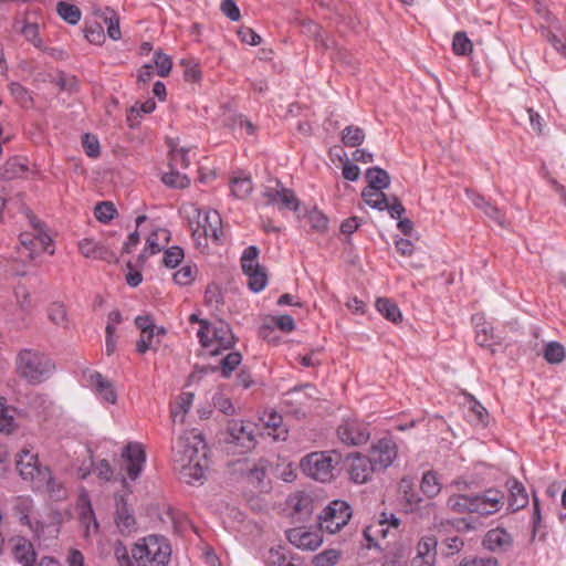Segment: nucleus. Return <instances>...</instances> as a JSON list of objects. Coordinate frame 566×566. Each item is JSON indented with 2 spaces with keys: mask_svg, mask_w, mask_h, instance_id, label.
Listing matches in <instances>:
<instances>
[{
  "mask_svg": "<svg viewBox=\"0 0 566 566\" xmlns=\"http://www.w3.org/2000/svg\"><path fill=\"white\" fill-rule=\"evenodd\" d=\"M25 171V167L17 160H10L2 167L0 175L3 179L10 180L21 176Z\"/></svg>",
  "mask_w": 566,
  "mask_h": 566,
  "instance_id": "51",
  "label": "nucleus"
},
{
  "mask_svg": "<svg viewBox=\"0 0 566 566\" xmlns=\"http://www.w3.org/2000/svg\"><path fill=\"white\" fill-rule=\"evenodd\" d=\"M258 427L254 422L231 420L228 423V437L226 442L229 450H238L239 453L251 451L256 443Z\"/></svg>",
  "mask_w": 566,
  "mask_h": 566,
  "instance_id": "7",
  "label": "nucleus"
},
{
  "mask_svg": "<svg viewBox=\"0 0 566 566\" xmlns=\"http://www.w3.org/2000/svg\"><path fill=\"white\" fill-rule=\"evenodd\" d=\"M169 168L176 170L187 169L190 165L189 149L179 147L174 140L169 142Z\"/></svg>",
  "mask_w": 566,
  "mask_h": 566,
  "instance_id": "26",
  "label": "nucleus"
},
{
  "mask_svg": "<svg viewBox=\"0 0 566 566\" xmlns=\"http://www.w3.org/2000/svg\"><path fill=\"white\" fill-rule=\"evenodd\" d=\"M253 189L252 180L250 177H234L231 180V192L239 199L247 198Z\"/></svg>",
  "mask_w": 566,
  "mask_h": 566,
  "instance_id": "39",
  "label": "nucleus"
},
{
  "mask_svg": "<svg viewBox=\"0 0 566 566\" xmlns=\"http://www.w3.org/2000/svg\"><path fill=\"white\" fill-rule=\"evenodd\" d=\"M505 502V494L497 489H488L475 494H453L447 501V507L458 514L475 513L489 516L497 513Z\"/></svg>",
  "mask_w": 566,
  "mask_h": 566,
  "instance_id": "2",
  "label": "nucleus"
},
{
  "mask_svg": "<svg viewBox=\"0 0 566 566\" xmlns=\"http://www.w3.org/2000/svg\"><path fill=\"white\" fill-rule=\"evenodd\" d=\"M387 523H388V518H387L386 514L384 513L377 524L367 526L364 530V536L368 542V545H367L368 548L377 546V543L375 542L376 535L380 534L382 537L386 536L388 530L385 528V525Z\"/></svg>",
  "mask_w": 566,
  "mask_h": 566,
  "instance_id": "37",
  "label": "nucleus"
},
{
  "mask_svg": "<svg viewBox=\"0 0 566 566\" xmlns=\"http://www.w3.org/2000/svg\"><path fill=\"white\" fill-rule=\"evenodd\" d=\"M337 437L346 446H360L369 440L370 431L363 421L356 418H348L338 426Z\"/></svg>",
  "mask_w": 566,
  "mask_h": 566,
  "instance_id": "14",
  "label": "nucleus"
},
{
  "mask_svg": "<svg viewBox=\"0 0 566 566\" xmlns=\"http://www.w3.org/2000/svg\"><path fill=\"white\" fill-rule=\"evenodd\" d=\"M242 356L239 352H231L224 356L220 361L221 373L223 377H229L230 374L240 365Z\"/></svg>",
  "mask_w": 566,
  "mask_h": 566,
  "instance_id": "44",
  "label": "nucleus"
},
{
  "mask_svg": "<svg viewBox=\"0 0 566 566\" xmlns=\"http://www.w3.org/2000/svg\"><path fill=\"white\" fill-rule=\"evenodd\" d=\"M34 226V233L24 232L20 234V244L19 253L22 256H25L29 260H34L40 253L49 252V248L51 245V238L44 232V230L39 227V224ZM54 251L51 250L50 254H53Z\"/></svg>",
  "mask_w": 566,
  "mask_h": 566,
  "instance_id": "12",
  "label": "nucleus"
},
{
  "mask_svg": "<svg viewBox=\"0 0 566 566\" xmlns=\"http://www.w3.org/2000/svg\"><path fill=\"white\" fill-rule=\"evenodd\" d=\"M377 311L388 321L398 323L401 321L402 315L395 302L389 298L380 297L376 301Z\"/></svg>",
  "mask_w": 566,
  "mask_h": 566,
  "instance_id": "31",
  "label": "nucleus"
},
{
  "mask_svg": "<svg viewBox=\"0 0 566 566\" xmlns=\"http://www.w3.org/2000/svg\"><path fill=\"white\" fill-rule=\"evenodd\" d=\"M350 505L343 500L332 501L319 515V526L331 534L340 531L352 517Z\"/></svg>",
  "mask_w": 566,
  "mask_h": 566,
  "instance_id": "9",
  "label": "nucleus"
},
{
  "mask_svg": "<svg viewBox=\"0 0 566 566\" xmlns=\"http://www.w3.org/2000/svg\"><path fill=\"white\" fill-rule=\"evenodd\" d=\"M334 459L327 452H312L301 461L302 471L319 482H329L334 474Z\"/></svg>",
  "mask_w": 566,
  "mask_h": 566,
  "instance_id": "10",
  "label": "nucleus"
},
{
  "mask_svg": "<svg viewBox=\"0 0 566 566\" xmlns=\"http://www.w3.org/2000/svg\"><path fill=\"white\" fill-rule=\"evenodd\" d=\"M182 212L198 244H201V240L207 238H212L214 241L219 240L222 221L218 211H203L197 206L189 203L182 207Z\"/></svg>",
  "mask_w": 566,
  "mask_h": 566,
  "instance_id": "4",
  "label": "nucleus"
},
{
  "mask_svg": "<svg viewBox=\"0 0 566 566\" xmlns=\"http://www.w3.org/2000/svg\"><path fill=\"white\" fill-rule=\"evenodd\" d=\"M287 506L301 517L310 516L314 510V500L305 491L292 493L287 499Z\"/></svg>",
  "mask_w": 566,
  "mask_h": 566,
  "instance_id": "23",
  "label": "nucleus"
},
{
  "mask_svg": "<svg viewBox=\"0 0 566 566\" xmlns=\"http://www.w3.org/2000/svg\"><path fill=\"white\" fill-rule=\"evenodd\" d=\"M452 50L455 55H469L473 52V44L463 31L454 33L452 39Z\"/></svg>",
  "mask_w": 566,
  "mask_h": 566,
  "instance_id": "36",
  "label": "nucleus"
},
{
  "mask_svg": "<svg viewBox=\"0 0 566 566\" xmlns=\"http://www.w3.org/2000/svg\"><path fill=\"white\" fill-rule=\"evenodd\" d=\"M213 406L214 408H217L219 411L227 416H232L235 411L234 406L232 405L230 399L221 395L213 397Z\"/></svg>",
  "mask_w": 566,
  "mask_h": 566,
  "instance_id": "59",
  "label": "nucleus"
},
{
  "mask_svg": "<svg viewBox=\"0 0 566 566\" xmlns=\"http://www.w3.org/2000/svg\"><path fill=\"white\" fill-rule=\"evenodd\" d=\"M197 274V268L192 265H184L180 270H178L174 274V281L178 285H188L190 284Z\"/></svg>",
  "mask_w": 566,
  "mask_h": 566,
  "instance_id": "48",
  "label": "nucleus"
},
{
  "mask_svg": "<svg viewBox=\"0 0 566 566\" xmlns=\"http://www.w3.org/2000/svg\"><path fill=\"white\" fill-rule=\"evenodd\" d=\"M364 140L365 132L358 126L349 125L342 132V142L346 147H358Z\"/></svg>",
  "mask_w": 566,
  "mask_h": 566,
  "instance_id": "33",
  "label": "nucleus"
},
{
  "mask_svg": "<svg viewBox=\"0 0 566 566\" xmlns=\"http://www.w3.org/2000/svg\"><path fill=\"white\" fill-rule=\"evenodd\" d=\"M161 180L165 185L172 188H186L190 182V179L185 174L176 169H170L169 172L164 174Z\"/></svg>",
  "mask_w": 566,
  "mask_h": 566,
  "instance_id": "41",
  "label": "nucleus"
},
{
  "mask_svg": "<svg viewBox=\"0 0 566 566\" xmlns=\"http://www.w3.org/2000/svg\"><path fill=\"white\" fill-rule=\"evenodd\" d=\"M80 500L82 502H84V504H85V507H83V510L81 512L80 520H81V523L85 527L86 536H88L91 534V532H94V533L97 532L98 523H97V521L95 518V514H94V511L92 509L91 502L88 500V495L85 492H83L81 494Z\"/></svg>",
  "mask_w": 566,
  "mask_h": 566,
  "instance_id": "29",
  "label": "nucleus"
},
{
  "mask_svg": "<svg viewBox=\"0 0 566 566\" xmlns=\"http://www.w3.org/2000/svg\"><path fill=\"white\" fill-rule=\"evenodd\" d=\"M115 214L116 208L111 201H102L97 203L94 209L95 218L103 223L109 222L115 217Z\"/></svg>",
  "mask_w": 566,
  "mask_h": 566,
  "instance_id": "42",
  "label": "nucleus"
},
{
  "mask_svg": "<svg viewBox=\"0 0 566 566\" xmlns=\"http://www.w3.org/2000/svg\"><path fill=\"white\" fill-rule=\"evenodd\" d=\"M197 336L201 345L210 349L211 355H217L220 349H229L234 345V335L229 324L222 321L214 324L202 321V327L197 332Z\"/></svg>",
  "mask_w": 566,
  "mask_h": 566,
  "instance_id": "6",
  "label": "nucleus"
},
{
  "mask_svg": "<svg viewBox=\"0 0 566 566\" xmlns=\"http://www.w3.org/2000/svg\"><path fill=\"white\" fill-rule=\"evenodd\" d=\"M78 249L83 256L87 259L105 260L108 262L116 260L114 253L107 247L94 241L93 239L85 238L80 241Z\"/></svg>",
  "mask_w": 566,
  "mask_h": 566,
  "instance_id": "22",
  "label": "nucleus"
},
{
  "mask_svg": "<svg viewBox=\"0 0 566 566\" xmlns=\"http://www.w3.org/2000/svg\"><path fill=\"white\" fill-rule=\"evenodd\" d=\"M482 546L491 553H505L513 546V537L505 528L495 527L485 533Z\"/></svg>",
  "mask_w": 566,
  "mask_h": 566,
  "instance_id": "18",
  "label": "nucleus"
},
{
  "mask_svg": "<svg viewBox=\"0 0 566 566\" xmlns=\"http://www.w3.org/2000/svg\"><path fill=\"white\" fill-rule=\"evenodd\" d=\"M307 222L311 228L316 232H324L328 226L327 217L317 209L311 210L306 216Z\"/></svg>",
  "mask_w": 566,
  "mask_h": 566,
  "instance_id": "45",
  "label": "nucleus"
},
{
  "mask_svg": "<svg viewBox=\"0 0 566 566\" xmlns=\"http://www.w3.org/2000/svg\"><path fill=\"white\" fill-rule=\"evenodd\" d=\"M184 259V251L179 247H171L165 251L163 262L167 268H176Z\"/></svg>",
  "mask_w": 566,
  "mask_h": 566,
  "instance_id": "53",
  "label": "nucleus"
},
{
  "mask_svg": "<svg viewBox=\"0 0 566 566\" xmlns=\"http://www.w3.org/2000/svg\"><path fill=\"white\" fill-rule=\"evenodd\" d=\"M241 268L248 276V285L253 292L258 293L266 286V272L259 263V249L255 245H250L244 250L241 256Z\"/></svg>",
  "mask_w": 566,
  "mask_h": 566,
  "instance_id": "11",
  "label": "nucleus"
},
{
  "mask_svg": "<svg viewBox=\"0 0 566 566\" xmlns=\"http://www.w3.org/2000/svg\"><path fill=\"white\" fill-rule=\"evenodd\" d=\"M154 64L157 67L158 75L161 77L167 76L172 66L170 57L161 51L155 52Z\"/></svg>",
  "mask_w": 566,
  "mask_h": 566,
  "instance_id": "49",
  "label": "nucleus"
},
{
  "mask_svg": "<svg viewBox=\"0 0 566 566\" xmlns=\"http://www.w3.org/2000/svg\"><path fill=\"white\" fill-rule=\"evenodd\" d=\"M13 558L22 566H34L36 554L33 545L24 537L13 539Z\"/></svg>",
  "mask_w": 566,
  "mask_h": 566,
  "instance_id": "24",
  "label": "nucleus"
},
{
  "mask_svg": "<svg viewBox=\"0 0 566 566\" xmlns=\"http://www.w3.org/2000/svg\"><path fill=\"white\" fill-rule=\"evenodd\" d=\"M565 348L557 342H549L544 348V358L549 364H559L565 358Z\"/></svg>",
  "mask_w": 566,
  "mask_h": 566,
  "instance_id": "40",
  "label": "nucleus"
},
{
  "mask_svg": "<svg viewBox=\"0 0 566 566\" xmlns=\"http://www.w3.org/2000/svg\"><path fill=\"white\" fill-rule=\"evenodd\" d=\"M158 340L155 342V329L146 333H140V338L137 342L136 349L139 354H145L148 349H155Z\"/></svg>",
  "mask_w": 566,
  "mask_h": 566,
  "instance_id": "52",
  "label": "nucleus"
},
{
  "mask_svg": "<svg viewBox=\"0 0 566 566\" xmlns=\"http://www.w3.org/2000/svg\"><path fill=\"white\" fill-rule=\"evenodd\" d=\"M289 542L300 549L315 551L322 543V536L317 531H308L305 527H296L287 531Z\"/></svg>",
  "mask_w": 566,
  "mask_h": 566,
  "instance_id": "19",
  "label": "nucleus"
},
{
  "mask_svg": "<svg viewBox=\"0 0 566 566\" xmlns=\"http://www.w3.org/2000/svg\"><path fill=\"white\" fill-rule=\"evenodd\" d=\"M340 557V554L336 549H325L313 558L314 566H333Z\"/></svg>",
  "mask_w": 566,
  "mask_h": 566,
  "instance_id": "46",
  "label": "nucleus"
},
{
  "mask_svg": "<svg viewBox=\"0 0 566 566\" xmlns=\"http://www.w3.org/2000/svg\"><path fill=\"white\" fill-rule=\"evenodd\" d=\"M345 464L349 480L356 484L367 483L377 471L368 455L359 452L348 454Z\"/></svg>",
  "mask_w": 566,
  "mask_h": 566,
  "instance_id": "15",
  "label": "nucleus"
},
{
  "mask_svg": "<svg viewBox=\"0 0 566 566\" xmlns=\"http://www.w3.org/2000/svg\"><path fill=\"white\" fill-rule=\"evenodd\" d=\"M482 211L491 219H493L499 226L505 227V219L502 212L492 203L488 202Z\"/></svg>",
  "mask_w": 566,
  "mask_h": 566,
  "instance_id": "62",
  "label": "nucleus"
},
{
  "mask_svg": "<svg viewBox=\"0 0 566 566\" xmlns=\"http://www.w3.org/2000/svg\"><path fill=\"white\" fill-rule=\"evenodd\" d=\"M56 12L61 19L72 25L77 24L82 15L81 10L76 6L65 1L56 4Z\"/></svg>",
  "mask_w": 566,
  "mask_h": 566,
  "instance_id": "34",
  "label": "nucleus"
},
{
  "mask_svg": "<svg viewBox=\"0 0 566 566\" xmlns=\"http://www.w3.org/2000/svg\"><path fill=\"white\" fill-rule=\"evenodd\" d=\"M15 465L20 476L30 481L33 488L48 484L50 481V469L40 465L38 455L28 449H22L17 454Z\"/></svg>",
  "mask_w": 566,
  "mask_h": 566,
  "instance_id": "8",
  "label": "nucleus"
},
{
  "mask_svg": "<svg viewBox=\"0 0 566 566\" xmlns=\"http://www.w3.org/2000/svg\"><path fill=\"white\" fill-rule=\"evenodd\" d=\"M14 365L18 376L31 385L45 381L55 369L46 354L33 348L21 349L15 356Z\"/></svg>",
  "mask_w": 566,
  "mask_h": 566,
  "instance_id": "3",
  "label": "nucleus"
},
{
  "mask_svg": "<svg viewBox=\"0 0 566 566\" xmlns=\"http://www.w3.org/2000/svg\"><path fill=\"white\" fill-rule=\"evenodd\" d=\"M95 471L97 476L105 481H109L113 476V469L108 461L104 459L97 462Z\"/></svg>",
  "mask_w": 566,
  "mask_h": 566,
  "instance_id": "63",
  "label": "nucleus"
},
{
  "mask_svg": "<svg viewBox=\"0 0 566 566\" xmlns=\"http://www.w3.org/2000/svg\"><path fill=\"white\" fill-rule=\"evenodd\" d=\"M420 489L428 497H434L438 495L441 491V484L438 480L437 473L433 471H427L423 473Z\"/></svg>",
  "mask_w": 566,
  "mask_h": 566,
  "instance_id": "35",
  "label": "nucleus"
},
{
  "mask_svg": "<svg viewBox=\"0 0 566 566\" xmlns=\"http://www.w3.org/2000/svg\"><path fill=\"white\" fill-rule=\"evenodd\" d=\"M171 549L163 536L149 535L138 541L132 556L138 566H165L170 557Z\"/></svg>",
  "mask_w": 566,
  "mask_h": 566,
  "instance_id": "5",
  "label": "nucleus"
},
{
  "mask_svg": "<svg viewBox=\"0 0 566 566\" xmlns=\"http://www.w3.org/2000/svg\"><path fill=\"white\" fill-rule=\"evenodd\" d=\"M48 316L55 325L65 326L66 324V311L61 303H52L48 308Z\"/></svg>",
  "mask_w": 566,
  "mask_h": 566,
  "instance_id": "47",
  "label": "nucleus"
},
{
  "mask_svg": "<svg viewBox=\"0 0 566 566\" xmlns=\"http://www.w3.org/2000/svg\"><path fill=\"white\" fill-rule=\"evenodd\" d=\"M122 459L128 478L136 480L142 473L146 460L142 444L136 442L128 443L122 452Z\"/></svg>",
  "mask_w": 566,
  "mask_h": 566,
  "instance_id": "17",
  "label": "nucleus"
},
{
  "mask_svg": "<svg viewBox=\"0 0 566 566\" xmlns=\"http://www.w3.org/2000/svg\"><path fill=\"white\" fill-rule=\"evenodd\" d=\"M172 459L179 478L187 484L202 483L208 469L207 446L200 431L191 429L178 437Z\"/></svg>",
  "mask_w": 566,
  "mask_h": 566,
  "instance_id": "1",
  "label": "nucleus"
},
{
  "mask_svg": "<svg viewBox=\"0 0 566 566\" xmlns=\"http://www.w3.org/2000/svg\"><path fill=\"white\" fill-rule=\"evenodd\" d=\"M87 381L95 390L96 395L105 402L115 403L117 395L114 390L113 384L104 378L102 374L94 371L88 375Z\"/></svg>",
  "mask_w": 566,
  "mask_h": 566,
  "instance_id": "21",
  "label": "nucleus"
},
{
  "mask_svg": "<svg viewBox=\"0 0 566 566\" xmlns=\"http://www.w3.org/2000/svg\"><path fill=\"white\" fill-rule=\"evenodd\" d=\"M437 544H438V541L433 535L422 536L417 545V554L436 558Z\"/></svg>",
  "mask_w": 566,
  "mask_h": 566,
  "instance_id": "43",
  "label": "nucleus"
},
{
  "mask_svg": "<svg viewBox=\"0 0 566 566\" xmlns=\"http://www.w3.org/2000/svg\"><path fill=\"white\" fill-rule=\"evenodd\" d=\"M220 9L231 21L240 19V10L233 0H222Z\"/></svg>",
  "mask_w": 566,
  "mask_h": 566,
  "instance_id": "58",
  "label": "nucleus"
},
{
  "mask_svg": "<svg viewBox=\"0 0 566 566\" xmlns=\"http://www.w3.org/2000/svg\"><path fill=\"white\" fill-rule=\"evenodd\" d=\"M241 40L250 45H258L261 43V36L250 28H243L239 31Z\"/></svg>",
  "mask_w": 566,
  "mask_h": 566,
  "instance_id": "64",
  "label": "nucleus"
},
{
  "mask_svg": "<svg viewBox=\"0 0 566 566\" xmlns=\"http://www.w3.org/2000/svg\"><path fill=\"white\" fill-rule=\"evenodd\" d=\"M14 419L9 413L8 407L0 402V431L11 433L14 430Z\"/></svg>",
  "mask_w": 566,
  "mask_h": 566,
  "instance_id": "57",
  "label": "nucleus"
},
{
  "mask_svg": "<svg viewBox=\"0 0 566 566\" xmlns=\"http://www.w3.org/2000/svg\"><path fill=\"white\" fill-rule=\"evenodd\" d=\"M262 197L266 200V205L277 206L279 209H289L296 213L300 210L301 202L294 191L284 187L279 180L274 181V186H265Z\"/></svg>",
  "mask_w": 566,
  "mask_h": 566,
  "instance_id": "13",
  "label": "nucleus"
},
{
  "mask_svg": "<svg viewBox=\"0 0 566 566\" xmlns=\"http://www.w3.org/2000/svg\"><path fill=\"white\" fill-rule=\"evenodd\" d=\"M506 488L510 492L509 506L512 512L524 509L528 503V495L524 485L512 478L506 481Z\"/></svg>",
  "mask_w": 566,
  "mask_h": 566,
  "instance_id": "25",
  "label": "nucleus"
},
{
  "mask_svg": "<svg viewBox=\"0 0 566 566\" xmlns=\"http://www.w3.org/2000/svg\"><path fill=\"white\" fill-rule=\"evenodd\" d=\"M82 145L85 154L91 158H96L99 156V143L98 139L90 134H85L82 139Z\"/></svg>",
  "mask_w": 566,
  "mask_h": 566,
  "instance_id": "54",
  "label": "nucleus"
},
{
  "mask_svg": "<svg viewBox=\"0 0 566 566\" xmlns=\"http://www.w3.org/2000/svg\"><path fill=\"white\" fill-rule=\"evenodd\" d=\"M494 557L467 556L457 566H497Z\"/></svg>",
  "mask_w": 566,
  "mask_h": 566,
  "instance_id": "56",
  "label": "nucleus"
},
{
  "mask_svg": "<svg viewBox=\"0 0 566 566\" xmlns=\"http://www.w3.org/2000/svg\"><path fill=\"white\" fill-rule=\"evenodd\" d=\"M115 523L120 533H130L135 527V516L124 496H116Z\"/></svg>",
  "mask_w": 566,
  "mask_h": 566,
  "instance_id": "20",
  "label": "nucleus"
},
{
  "mask_svg": "<svg viewBox=\"0 0 566 566\" xmlns=\"http://www.w3.org/2000/svg\"><path fill=\"white\" fill-rule=\"evenodd\" d=\"M86 39L94 44H101L104 41V31L101 24H95L86 29Z\"/></svg>",
  "mask_w": 566,
  "mask_h": 566,
  "instance_id": "60",
  "label": "nucleus"
},
{
  "mask_svg": "<svg viewBox=\"0 0 566 566\" xmlns=\"http://www.w3.org/2000/svg\"><path fill=\"white\" fill-rule=\"evenodd\" d=\"M193 401V394L192 392H182L180 394L175 402L171 405V419L172 422H180L182 423L185 420L186 413L189 411L191 405Z\"/></svg>",
  "mask_w": 566,
  "mask_h": 566,
  "instance_id": "27",
  "label": "nucleus"
},
{
  "mask_svg": "<svg viewBox=\"0 0 566 566\" xmlns=\"http://www.w3.org/2000/svg\"><path fill=\"white\" fill-rule=\"evenodd\" d=\"M274 323L277 328L283 332L290 333L295 329V323L292 316L290 315H280L274 317Z\"/></svg>",
  "mask_w": 566,
  "mask_h": 566,
  "instance_id": "61",
  "label": "nucleus"
},
{
  "mask_svg": "<svg viewBox=\"0 0 566 566\" xmlns=\"http://www.w3.org/2000/svg\"><path fill=\"white\" fill-rule=\"evenodd\" d=\"M156 107V103L153 99H147L144 103H136L130 107L129 114L127 115V120L132 122L137 118L139 113L150 114Z\"/></svg>",
  "mask_w": 566,
  "mask_h": 566,
  "instance_id": "55",
  "label": "nucleus"
},
{
  "mask_svg": "<svg viewBox=\"0 0 566 566\" xmlns=\"http://www.w3.org/2000/svg\"><path fill=\"white\" fill-rule=\"evenodd\" d=\"M103 22L106 24L107 34L112 40L117 41L122 38L119 18L115 11L106 8L105 12L103 13Z\"/></svg>",
  "mask_w": 566,
  "mask_h": 566,
  "instance_id": "38",
  "label": "nucleus"
},
{
  "mask_svg": "<svg viewBox=\"0 0 566 566\" xmlns=\"http://www.w3.org/2000/svg\"><path fill=\"white\" fill-rule=\"evenodd\" d=\"M13 27L35 48L43 49V41L39 36V27L36 23H30L25 20H17Z\"/></svg>",
  "mask_w": 566,
  "mask_h": 566,
  "instance_id": "28",
  "label": "nucleus"
},
{
  "mask_svg": "<svg viewBox=\"0 0 566 566\" xmlns=\"http://www.w3.org/2000/svg\"><path fill=\"white\" fill-rule=\"evenodd\" d=\"M366 179L368 186L366 188L386 189L389 187L390 177L386 170L379 167L368 168L366 170Z\"/></svg>",
  "mask_w": 566,
  "mask_h": 566,
  "instance_id": "30",
  "label": "nucleus"
},
{
  "mask_svg": "<svg viewBox=\"0 0 566 566\" xmlns=\"http://www.w3.org/2000/svg\"><path fill=\"white\" fill-rule=\"evenodd\" d=\"M398 455V448L391 438H381L371 444L368 458L376 470H386Z\"/></svg>",
  "mask_w": 566,
  "mask_h": 566,
  "instance_id": "16",
  "label": "nucleus"
},
{
  "mask_svg": "<svg viewBox=\"0 0 566 566\" xmlns=\"http://www.w3.org/2000/svg\"><path fill=\"white\" fill-rule=\"evenodd\" d=\"M287 559V555L284 552V548L271 547L265 556V563L268 566H283Z\"/></svg>",
  "mask_w": 566,
  "mask_h": 566,
  "instance_id": "50",
  "label": "nucleus"
},
{
  "mask_svg": "<svg viewBox=\"0 0 566 566\" xmlns=\"http://www.w3.org/2000/svg\"><path fill=\"white\" fill-rule=\"evenodd\" d=\"M361 197L366 205L373 209L382 211L388 207V199L381 189L365 188L361 192Z\"/></svg>",
  "mask_w": 566,
  "mask_h": 566,
  "instance_id": "32",
  "label": "nucleus"
}]
</instances>
